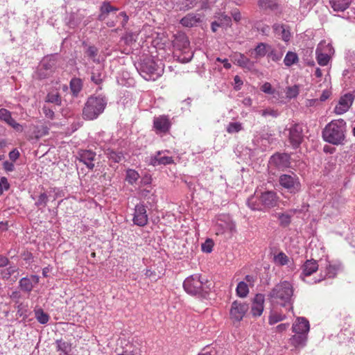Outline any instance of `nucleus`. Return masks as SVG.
Returning <instances> with one entry per match:
<instances>
[{
	"mask_svg": "<svg viewBox=\"0 0 355 355\" xmlns=\"http://www.w3.org/2000/svg\"><path fill=\"white\" fill-rule=\"evenodd\" d=\"M355 99V92H347L342 95L339 99L338 103L334 108V112L337 114H343L349 110Z\"/></svg>",
	"mask_w": 355,
	"mask_h": 355,
	"instance_id": "nucleus-12",
	"label": "nucleus"
},
{
	"mask_svg": "<svg viewBox=\"0 0 355 355\" xmlns=\"http://www.w3.org/2000/svg\"><path fill=\"white\" fill-rule=\"evenodd\" d=\"M293 293V284L288 281H282L274 286L268 297L272 302L286 306L292 304Z\"/></svg>",
	"mask_w": 355,
	"mask_h": 355,
	"instance_id": "nucleus-2",
	"label": "nucleus"
},
{
	"mask_svg": "<svg viewBox=\"0 0 355 355\" xmlns=\"http://www.w3.org/2000/svg\"><path fill=\"white\" fill-rule=\"evenodd\" d=\"M17 270V268L16 267L10 266L1 272L2 277L3 279H8Z\"/></svg>",
	"mask_w": 355,
	"mask_h": 355,
	"instance_id": "nucleus-49",
	"label": "nucleus"
},
{
	"mask_svg": "<svg viewBox=\"0 0 355 355\" xmlns=\"http://www.w3.org/2000/svg\"><path fill=\"white\" fill-rule=\"evenodd\" d=\"M270 49V46L266 43L261 42L257 44V46L254 48L253 53L252 55L255 59H260L263 58L266 54H268L269 50Z\"/></svg>",
	"mask_w": 355,
	"mask_h": 355,
	"instance_id": "nucleus-31",
	"label": "nucleus"
},
{
	"mask_svg": "<svg viewBox=\"0 0 355 355\" xmlns=\"http://www.w3.org/2000/svg\"><path fill=\"white\" fill-rule=\"evenodd\" d=\"M233 61L235 64L248 71L254 69V62L240 53H235L232 56Z\"/></svg>",
	"mask_w": 355,
	"mask_h": 355,
	"instance_id": "nucleus-22",
	"label": "nucleus"
},
{
	"mask_svg": "<svg viewBox=\"0 0 355 355\" xmlns=\"http://www.w3.org/2000/svg\"><path fill=\"white\" fill-rule=\"evenodd\" d=\"M287 136L288 141L293 149L298 148L304 141L305 137L304 126L299 123H292L284 131Z\"/></svg>",
	"mask_w": 355,
	"mask_h": 355,
	"instance_id": "nucleus-7",
	"label": "nucleus"
},
{
	"mask_svg": "<svg viewBox=\"0 0 355 355\" xmlns=\"http://www.w3.org/2000/svg\"><path fill=\"white\" fill-rule=\"evenodd\" d=\"M291 157L287 153H277L272 155L269 159V172L273 175H277V171H284L291 165Z\"/></svg>",
	"mask_w": 355,
	"mask_h": 355,
	"instance_id": "nucleus-8",
	"label": "nucleus"
},
{
	"mask_svg": "<svg viewBox=\"0 0 355 355\" xmlns=\"http://www.w3.org/2000/svg\"><path fill=\"white\" fill-rule=\"evenodd\" d=\"M298 61L299 58L297 54L293 51L287 52L284 59V63L287 67H291V65L297 63Z\"/></svg>",
	"mask_w": 355,
	"mask_h": 355,
	"instance_id": "nucleus-36",
	"label": "nucleus"
},
{
	"mask_svg": "<svg viewBox=\"0 0 355 355\" xmlns=\"http://www.w3.org/2000/svg\"><path fill=\"white\" fill-rule=\"evenodd\" d=\"M231 18L230 17L225 15H221L219 17V21L221 26L228 27L231 26Z\"/></svg>",
	"mask_w": 355,
	"mask_h": 355,
	"instance_id": "nucleus-52",
	"label": "nucleus"
},
{
	"mask_svg": "<svg viewBox=\"0 0 355 355\" xmlns=\"http://www.w3.org/2000/svg\"><path fill=\"white\" fill-rule=\"evenodd\" d=\"M42 110H43V112L46 118L50 119H54L55 114L52 109H51L46 106H44L42 108Z\"/></svg>",
	"mask_w": 355,
	"mask_h": 355,
	"instance_id": "nucleus-58",
	"label": "nucleus"
},
{
	"mask_svg": "<svg viewBox=\"0 0 355 355\" xmlns=\"http://www.w3.org/2000/svg\"><path fill=\"white\" fill-rule=\"evenodd\" d=\"M207 284L208 282L205 279L202 278L198 274H195L185 279L183 282V287L188 294L205 298L210 291L209 286Z\"/></svg>",
	"mask_w": 355,
	"mask_h": 355,
	"instance_id": "nucleus-3",
	"label": "nucleus"
},
{
	"mask_svg": "<svg viewBox=\"0 0 355 355\" xmlns=\"http://www.w3.org/2000/svg\"><path fill=\"white\" fill-rule=\"evenodd\" d=\"M39 276L35 275H32L29 277H23L19 282V286L21 291L30 293L32 291L34 286L39 283Z\"/></svg>",
	"mask_w": 355,
	"mask_h": 355,
	"instance_id": "nucleus-21",
	"label": "nucleus"
},
{
	"mask_svg": "<svg viewBox=\"0 0 355 355\" xmlns=\"http://www.w3.org/2000/svg\"><path fill=\"white\" fill-rule=\"evenodd\" d=\"M171 123L168 116L160 115L153 119V128L157 132L166 133L171 128Z\"/></svg>",
	"mask_w": 355,
	"mask_h": 355,
	"instance_id": "nucleus-17",
	"label": "nucleus"
},
{
	"mask_svg": "<svg viewBox=\"0 0 355 355\" xmlns=\"http://www.w3.org/2000/svg\"><path fill=\"white\" fill-rule=\"evenodd\" d=\"M141 76L146 80H155L160 75V70L151 58H147L144 60L141 66Z\"/></svg>",
	"mask_w": 355,
	"mask_h": 355,
	"instance_id": "nucleus-9",
	"label": "nucleus"
},
{
	"mask_svg": "<svg viewBox=\"0 0 355 355\" xmlns=\"http://www.w3.org/2000/svg\"><path fill=\"white\" fill-rule=\"evenodd\" d=\"M107 105V99L101 95L91 96L88 98L83 110L85 119L94 120L104 111Z\"/></svg>",
	"mask_w": 355,
	"mask_h": 355,
	"instance_id": "nucleus-4",
	"label": "nucleus"
},
{
	"mask_svg": "<svg viewBox=\"0 0 355 355\" xmlns=\"http://www.w3.org/2000/svg\"><path fill=\"white\" fill-rule=\"evenodd\" d=\"M118 8L112 6L109 2H104L101 7V14L99 15L100 20H105L107 15L112 12L118 11Z\"/></svg>",
	"mask_w": 355,
	"mask_h": 355,
	"instance_id": "nucleus-34",
	"label": "nucleus"
},
{
	"mask_svg": "<svg viewBox=\"0 0 355 355\" xmlns=\"http://www.w3.org/2000/svg\"><path fill=\"white\" fill-rule=\"evenodd\" d=\"M248 309L249 307L247 304L234 301L232 304L230 315L232 318L234 319L235 320L241 321L244 317L245 313L248 311Z\"/></svg>",
	"mask_w": 355,
	"mask_h": 355,
	"instance_id": "nucleus-16",
	"label": "nucleus"
},
{
	"mask_svg": "<svg viewBox=\"0 0 355 355\" xmlns=\"http://www.w3.org/2000/svg\"><path fill=\"white\" fill-rule=\"evenodd\" d=\"M14 119L12 117L11 112L5 108L0 109V120L6 124L10 123Z\"/></svg>",
	"mask_w": 355,
	"mask_h": 355,
	"instance_id": "nucleus-40",
	"label": "nucleus"
},
{
	"mask_svg": "<svg viewBox=\"0 0 355 355\" xmlns=\"http://www.w3.org/2000/svg\"><path fill=\"white\" fill-rule=\"evenodd\" d=\"M19 157V152L17 149H13L9 153V158L12 162L16 161Z\"/></svg>",
	"mask_w": 355,
	"mask_h": 355,
	"instance_id": "nucleus-60",
	"label": "nucleus"
},
{
	"mask_svg": "<svg viewBox=\"0 0 355 355\" xmlns=\"http://www.w3.org/2000/svg\"><path fill=\"white\" fill-rule=\"evenodd\" d=\"M8 125L12 127L17 132H22L24 131L23 125L17 123L15 119H13Z\"/></svg>",
	"mask_w": 355,
	"mask_h": 355,
	"instance_id": "nucleus-56",
	"label": "nucleus"
},
{
	"mask_svg": "<svg viewBox=\"0 0 355 355\" xmlns=\"http://www.w3.org/2000/svg\"><path fill=\"white\" fill-rule=\"evenodd\" d=\"M247 205L253 211H261L263 209L261 204L260 205L253 196L248 199Z\"/></svg>",
	"mask_w": 355,
	"mask_h": 355,
	"instance_id": "nucleus-43",
	"label": "nucleus"
},
{
	"mask_svg": "<svg viewBox=\"0 0 355 355\" xmlns=\"http://www.w3.org/2000/svg\"><path fill=\"white\" fill-rule=\"evenodd\" d=\"M271 96L273 103H286L287 99L295 97L298 94V90H263Z\"/></svg>",
	"mask_w": 355,
	"mask_h": 355,
	"instance_id": "nucleus-13",
	"label": "nucleus"
},
{
	"mask_svg": "<svg viewBox=\"0 0 355 355\" xmlns=\"http://www.w3.org/2000/svg\"><path fill=\"white\" fill-rule=\"evenodd\" d=\"M318 270V262L314 259H308L302 266V272L300 275V279L306 282L305 278L311 275ZM307 283H309L307 282Z\"/></svg>",
	"mask_w": 355,
	"mask_h": 355,
	"instance_id": "nucleus-19",
	"label": "nucleus"
},
{
	"mask_svg": "<svg viewBox=\"0 0 355 355\" xmlns=\"http://www.w3.org/2000/svg\"><path fill=\"white\" fill-rule=\"evenodd\" d=\"M217 234H223L225 232H232L235 231V224L228 216H220L216 223Z\"/></svg>",
	"mask_w": 355,
	"mask_h": 355,
	"instance_id": "nucleus-14",
	"label": "nucleus"
},
{
	"mask_svg": "<svg viewBox=\"0 0 355 355\" xmlns=\"http://www.w3.org/2000/svg\"><path fill=\"white\" fill-rule=\"evenodd\" d=\"M259 112L263 116H271L272 117H277L279 115L277 110L270 108L260 110Z\"/></svg>",
	"mask_w": 355,
	"mask_h": 355,
	"instance_id": "nucleus-50",
	"label": "nucleus"
},
{
	"mask_svg": "<svg viewBox=\"0 0 355 355\" xmlns=\"http://www.w3.org/2000/svg\"><path fill=\"white\" fill-rule=\"evenodd\" d=\"M190 46V42L185 35H179L176 36L173 41V46L178 50L186 53Z\"/></svg>",
	"mask_w": 355,
	"mask_h": 355,
	"instance_id": "nucleus-27",
	"label": "nucleus"
},
{
	"mask_svg": "<svg viewBox=\"0 0 355 355\" xmlns=\"http://www.w3.org/2000/svg\"><path fill=\"white\" fill-rule=\"evenodd\" d=\"M48 200H49V198H48L47 194L45 192H42L39 195L37 200L35 202V205L39 208L41 206L45 207L48 202Z\"/></svg>",
	"mask_w": 355,
	"mask_h": 355,
	"instance_id": "nucleus-46",
	"label": "nucleus"
},
{
	"mask_svg": "<svg viewBox=\"0 0 355 355\" xmlns=\"http://www.w3.org/2000/svg\"><path fill=\"white\" fill-rule=\"evenodd\" d=\"M265 301V297L263 294H257L252 301L251 313L253 316H260L263 311V304Z\"/></svg>",
	"mask_w": 355,
	"mask_h": 355,
	"instance_id": "nucleus-23",
	"label": "nucleus"
},
{
	"mask_svg": "<svg viewBox=\"0 0 355 355\" xmlns=\"http://www.w3.org/2000/svg\"><path fill=\"white\" fill-rule=\"evenodd\" d=\"M82 80L80 78H72L70 81V89H80Z\"/></svg>",
	"mask_w": 355,
	"mask_h": 355,
	"instance_id": "nucleus-54",
	"label": "nucleus"
},
{
	"mask_svg": "<svg viewBox=\"0 0 355 355\" xmlns=\"http://www.w3.org/2000/svg\"><path fill=\"white\" fill-rule=\"evenodd\" d=\"M307 341V335L305 334H294L289 339V343L296 349L303 348Z\"/></svg>",
	"mask_w": 355,
	"mask_h": 355,
	"instance_id": "nucleus-28",
	"label": "nucleus"
},
{
	"mask_svg": "<svg viewBox=\"0 0 355 355\" xmlns=\"http://www.w3.org/2000/svg\"><path fill=\"white\" fill-rule=\"evenodd\" d=\"M243 129L242 124L239 122H231L226 128V130L230 134L236 133Z\"/></svg>",
	"mask_w": 355,
	"mask_h": 355,
	"instance_id": "nucleus-42",
	"label": "nucleus"
},
{
	"mask_svg": "<svg viewBox=\"0 0 355 355\" xmlns=\"http://www.w3.org/2000/svg\"><path fill=\"white\" fill-rule=\"evenodd\" d=\"M254 27L264 35H268L270 31V27L261 21H257L254 24Z\"/></svg>",
	"mask_w": 355,
	"mask_h": 355,
	"instance_id": "nucleus-45",
	"label": "nucleus"
},
{
	"mask_svg": "<svg viewBox=\"0 0 355 355\" xmlns=\"http://www.w3.org/2000/svg\"><path fill=\"white\" fill-rule=\"evenodd\" d=\"M279 197L275 191H266L261 193L259 201L262 207L266 209H270L278 205Z\"/></svg>",
	"mask_w": 355,
	"mask_h": 355,
	"instance_id": "nucleus-15",
	"label": "nucleus"
},
{
	"mask_svg": "<svg viewBox=\"0 0 355 355\" xmlns=\"http://www.w3.org/2000/svg\"><path fill=\"white\" fill-rule=\"evenodd\" d=\"M214 243L211 239H207L205 243L202 244V251L206 253H210L212 251Z\"/></svg>",
	"mask_w": 355,
	"mask_h": 355,
	"instance_id": "nucleus-48",
	"label": "nucleus"
},
{
	"mask_svg": "<svg viewBox=\"0 0 355 355\" xmlns=\"http://www.w3.org/2000/svg\"><path fill=\"white\" fill-rule=\"evenodd\" d=\"M98 53V49L95 46H89L87 51L86 54L88 57L94 59Z\"/></svg>",
	"mask_w": 355,
	"mask_h": 355,
	"instance_id": "nucleus-59",
	"label": "nucleus"
},
{
	"mask_svg": "<svg viewBox=\"0 0 355 355\" xmlns=\"http://www.w3.org/2000/svg\"><path fill=\"white\" fill-rule=\"evenodd\" d=\"M268 57L270 59H271L272 61L277 62V61H279V60H281V58L282 57V54L277 52V51H276L275 49H272L270 47V49L269 50V51L268 53Z\"/></svg>",
	"mask_w": 355,
	"mask_h": 355,
	"instance_id": "nucleus-47",
	"label": "nucleus"
},
{
	"mask_svg": "<svg viewBox=\"0 0 355 355\" xmlns=\"http://www.w3.org/2000/svg\"><path fill=\"white\" fill-rule=\"evenodd\" d=\"M279 186L291 194L299 193L302 189V184L298 175L293 171L284 173L279 177Z\"/></svg>",
	"mask_w": 355,
	"mask_h": 355,
	"instance_id": "nucleus-6",
	"label": "nucleus"
},
{
	"mask_svg": "<svg viewBox=\"0 0 355 355\" xmlns=\"http://www.w3.org/2000/svg\"><path fill=\"white\" fill-rule=\"evenodd\" d=\"M139 178V175L135 170L128 169L126 171L125 180L129 184H133L137 182Z\"/></svg>",
	"mask_w": 355,
	"mask_h": 355,
	"instance_id": "nucleus-39",
	"label": "nucleus"
},
{
	"mask_svg": "<svg viewBox=\"0 0 355 355\" xmlns=\"http://www.w3.org/2000/svg\"><path fill=\"white\" fill-rule=\"evenodd\" d=\"M284 26V25H283L282 24L276 23V24H273L272 28H273L274 32L276 34L280 35L281 31H282V29L283 28Z\"/></svg>",
	"mask_w": 355,
	"mask_h": 355,
	"instance_id": "nucleus-64",
	"label": "nucleus"
},
{
	"mask_svg": "<svg viewBox=\"0 0 355 355\" xmlns=\"http://www.w3.org/2000/svg\"><path fill=\"white\" fill-rule=\"evenodd\" d=\"M61 97L58 92V90H51L46 96V102L60 105L61 104Z\"/></svg>",
	"mask_w": 355,
	"mask_h": 355,
	"instance_id": "nucleus-38",
	"label": "nucleus"
},
{
	"mask_svg": "<svg viewBox=\"0 0 355 355\" xmlns=\"http://www.w3.org/2000/svg\"><path fill=\"white\" fill-rule=\"evenodd\" d=\"M315 53L318 63L320 66H326L330 60L331 55L334 53V49L330 44L322 42L318 44Z\"/></svg>",
	"mask_w": 355,
	"mask_h": 355,
	"instance_id": "nucleus-11",
	"label": "nucleus"
},
{
	"mask_svg": "<svg viewBox=\"0 0 355 355\" xmlns=\"http://www.w3.org/2000/svg\"><path fill=\"white\" fill-rule=\"evenodd\" d=\"M201 16L199 14L189 13L181 19L180 24L185 27H192L200 21Z\"/></svg>",
	"mask_w": 355,
	"mask_h": 355,
	"instance_id": "nucleus-29",
	"label": "nucleus"
},
{
	"mask_svg": "<svg viewBox=\"0 0 355 355\" xmlns=\"http://www.w3.org/2000/svg\"><path fill=\"white\" fill-rule=\"evenodd\" d=\"M35 318L37 321L42 324H46L49 322V316L42 309H39L35 311Z\"/></svg>",
	"mask_w": 355,
	"mask_h": 355,
	"instance_id": "nucleus-41",
	"label": "nucleus"
},
{
	"mask_svg": "<svg viewBox=\"0 0 355 355\" xmlns=\"http://www.w3.org/2000/svg\"><path fill=\"white\" fill-rule=\"evenodd\" d=\"M343 203L340 194L336 191H330L325 198L322 213L328 216L337 215Z\"/></svg>",
	"mask_w": 355,
	"mask_h": 355,
	"instance_id": "nucleus-5",
	"label": "nucleus"
},
{
	"mask_svg": "<svg viewBox=\"0 0 355 355\" xmlns=\"http://www.w3.org/2000/svg\"><path fill=\"white\" fill-rule=\"evenodd\" d=\"M159 165H167L173 164L174 160L172 157L159 155Z\"/></svg>",
	"mask_w": 355,
	"mask_h": 355,
	"instance_id": "nucleus-51",
	"label": "nucleus"
},
{
	"mask_svg": "<svg viewBox=\"0 0 355 355\" xmlns=\"http://www.w3.org/2000/svg\"><path fill=\"white\" fill-rule=\"evenodd\" d=\"M283 317L277 313H272L269 317V324H274L283 320Z\"/></svg>",
	"mask_w": 355,
	"mask_h": 355,
	"instance_id": "nucleus-53",
	"label": "nucleus"
},
{
	"mask_svg": "<svg viewBox=\"0 0 355 355\" xmlns=\"http://www.w3.org/2000/svg\"><path fill=\"white\" fill-rule=\"evenodd\" d=\"M280 35L282 36V39L284 41L288 42L290 40L291 33L289 30L286 28L285 26H284L283 28L282 29Z\"/></svg>",
	"mask_w": 355,
	"mask_h": 355,
	"instance_id": "nucleus-57",
	"label": "nucleus"
},
{
	"mask_svg": "<svg viewBox=\"0 0 355 355\" xmlns=\"http://www.w3.org/2000/svg\"><path fill=\"white\" fill-rule=\"evenodd\" d=\"M56 349L60 352L59 355H69L71 351V344L62 340L55 341Z\"/></svg>",
	"mask_w": 355,
	"mask_h": 355,
	"instance_id": "nucleus-33",
	"label": "nucleus"
},
{
	"mask_svg": "<svg viewBox=\"0 0 355 355\" xmlns=\"http://www.w3.org/2000/svg\"><path fill=\"white\" fill-rule=\"evenodd\" d=\"M0 187H3L5 191L8 190V189L10 188V184L6 178L2 177L1 178Z\"/></svg>",
	"mask_w": 355,
	"mask_h": 355,
	"instance_id": "nucleus-62",
	"label": "nucleus"
},
{
	"mask_svg": "<svg viewBox=\"0 0 355 355\" xmlns=\"http://www.w3.org/2000/svg\"><path fill=\"white\" fill-rule=\"evenodd\" d=\"M352 0H329V3L334 11L343 12L350 6Z\"/></svg>",
	"mask_w": 355,
	"mask_h": 355,
	"instance_id": "nucleus-32",
	"label": "nucleus"
},
{
	"mask_svg": "<svg viewBox=\"0 0 355 355\" xmlns=\"http://www.w3.org/2000/svg\"><path fill=\"white\" fill-rule=\"evenodd\" d=\"M275 262L279 266H285L288 263V257L282 252L278 253L274 257Z\"/></svg>",
	"mask_w": 355,
	"mask_h": 355,
	"instance_id": "nucleus-44",
	"label": "nucleus"
},
{
	"mask_svg": "<svg viewBox=\"0 0 355 355\" xmlns=\"http://www.w3.org/2000/svg\"><path fill=\"white\" fill-rule=\"evenodd\" d=\"M340 268L341 265L340 263H329L326 267V275L323 277L315 279L313 283H320L322 280L325 279L327 277L329 278H334L336 276L337 272L340 269Z\"/></svg>",
	"mask_w": 355,
	"mask_h": 355,
	"instance_id": "nucleus-30",
	"label": "nucleus"
},
{
	"mask_svg": "<svg viewBox=\"0 0 355 355\" xmlns=\"http://www.w3.org/2000/svg\"><path fill=\"white\" fill-rule=\"evenodd\" d=\"M347 125L343 119L332 120L322 132L324 141L333 145H343L346 139Z\"/></svg>",
	"mask_w": 355,
	"mask_h": 355,
	"instance_id": "nucleus-1",
	"label": "nucleus"
},
{
	"mask_svg": "<svg viewBox=\"0 0 355 355\" xmlns=\"http://www.w3.org/2000/svg\"><path fill=\"white\" fill-rule=\"evenodd\" d=\"M3 165V168L6 171L11 172V171H13L15 169L14 164L12 162H10L8 161L4 162Z\"/></svg>",
	"mask_w": 355,
	"mask_h": 355,
	"instance_id": "nucleus-61",
	"label": "nucleus"
},
{
	"mask_svg": "<svg viewBox=\"0 0 355 355\" xmlns=\"http://www.w3.org/2000/svg\"><path fill=\"white\" fill-rule=\"evenodd\" d=\"M145 275L148 277L151 278L153 280L156 281L157 279V275H156L155 271H153L150 269H148L146 270Z\"/></svg>",
	"mask_w": 355,
	"mask_h": 355,
	"instance_id": "nucleus-63",
	"label": "nucleus"
},
{
	"mask_svg": "<svg viewBox=\"0 0 355 355\" xmlns=\"http://www.w3.org/2000/svg\"><path fill=\"white\" fill-rule=\"evenodd\" d=\"M236 295L240 297H245L249 293L248 284L245 282H240L236 288Z\"/></svg>",
	"mask_w": 355,
	"mask_h": 355,
	"instance_id": "nucleus-37",
	"label": "nucleus"
},
{
	"mask_svg": "<svg viewBox=\"0 0 355 355\" xmlns=\"http://www.w3.org/2000/svg\"><path fill=\"white\" fill-rule=\"evenodd\" d=\"M105 154L110 160L114 163H119L124 159L122 152H117L111 148H107L105 151Z\"/></svg>",
	"mask_w": 355,
	"mask_h": 355,
	"instance_id": "nucleus-35",
	"label": "nucleus"
},
{
	"mask_svg": "<svg viewBox=\"0 0 355 355\" xmlns=\"http://www.w3.org/2000/svg\"><path fill=\"white\" fill-rule=\"evenodd\" d=\"M55 68V59L53 57H46L42 60L35 76L39 79H44L52 75Z\"/></svg>",
	"mask_w": 355,
	"mask_h": 355,
	"instance_id": "nucleus-10",
	"label": "nucleus"
},
{
	"mask_svg": "<svg viewBox=\"0 0 355 355\" xmlns=\"http://www.w3.org/2000/svg\"><path fill=\"white\" fill-rule=\"evenodd\" d=\"M96 153L89 150H81L78 152V160L87 166L89 169H93L96 160Z\"/></svg>",
	"mask_w": 355,
	"mask_h": 355,
	"instance_id": "nucleus-20",
	"label": "nucleus"
},
{
	"mask_svg": "<svg viewBox=\"0 0 355 355\" xmlns=\"http://www.w3.org/2000/svg\"><path fill=\"white\" fill-rule=\"evenodd\" d=\"M257 4L259 8L264 11H281V7L277 0H259Z\"/></svg>",
	"mask_w": 355,
	"mask_h": 355,
	"instance_id": "nucleus-26",
	"label": "nucleus"
},
{
	"mask_svg": "<svg viewBox=\"0 0 355 355\" xmlns=\"http://www.w3.org/2000/svg\"><path fill=\"white\" fill-rule=\"evenodd\" d=\"M133 222L135 225L143 227L148 223L146 207L143 204H138L135 206Z\"/></svg>",
	"mask_w": 355,
	"mask_h": 355,
	"instance_id": "nucleus-18",
	"label": "nucleus"
},
{
	"mask_svg": "<svg viewBox=\"0 0 355 355\" xmlns=\"http://www.w3.org/2000/svg\"><path fill=\"white\" fill-rule=\"evenodd\" d=\"M292 331L293 334H305L308 335L309 331V322L304 318H297L293 324Z\"/></svg>",
	"mask_w": 355,
	"mask_h": 355,
	"instance_id": "nucleus-25",
	"label": "nucleus"
},
{
	"mask_svg": "<svg viewBox=\"0 0 355 355\" xmlns=\"http://www.w3.org/2000/svg\"><path fill=\"white\" fill-rule=\"evenodd\" d=\"M162 153V151L157 152V154L155 156H152L150 157L149 164L156 166L159 165V155H161Z\"/></svg>",
	"mask_w": 355,
	"mask_h": 355,
	"instance_id": "nucleus-55",
	"label": "nucleus"
},
{
	"mask_svg": "<svg viewBox=\"0 0 355 355\" xmlns=\"http://www.w3.org/2000/svg\"><path fill=\"white\" fill-rule=\"evenodd\" d=\"M296 211V209H291L286 212L275 213L274 216L278 219L279 226L285 228L291 225L292 218Z\"/></svg>",
	"mask_w": 355,
	"mask_h": 355,
	"instance_id": "nucleus-24",
	"label": "nucleus"
}]
</instances>
